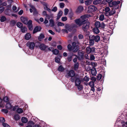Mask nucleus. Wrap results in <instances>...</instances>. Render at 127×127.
Here are the masks:
<instances>
[{
    "label": "nucleus",
    "instance_id": "f257e3e1",
    "mask_svg": "<svg viewBox=\"0 0 127 127\" xmlns=\"http://www.w3.org/2000/svg\"><path fill=\"white\" fill-rule=\"evenodd\" d=\"M87 17L86 15L82 16L80 18L77 19L74 21L76 24L79 27H80L83 25L82 29L85 32H87L89 28L90 25V23L87 21Z\"/></svg>",
    "mask_w": 127,
    "mask_h": 127
},
{
    "label": "nucleus",
    "instance_id": "f03ea898",
    "mask_svg": "<svg viewBox=\"0 0 127 127\" xmlns=\"http://www.w3.org/2000/svg\"><path fill=\"white\" fill-rule=\"evenodd\" d=\"M65 28L69 32H76V29L77 28V25L75 24L70 25L66 24L65 26Z\"/></svg>",
    "mask_w": 127,
    "mask_h": 127
},
{
    "label": "nucleus",
    "instance_id": "7ed1b4c3",
    "mask_svg": "<svg viewBox=\"0 0 127 127\" xmlns=\"http://www.w3.org/2000/svg\"><path fill=\"white\" fill-rule=\"evenodd\" d=\"M108 32H101V34H102L103 36H102V37L103 38V41L105 43H107L109 40L110 37V35L106 33Z\"/></svg>",
    "mask_w": 127,
    "mask_h": 127
},
{
    "label": "nucleus",
    "instance_id": "20e7f679",
    "mask_svg": "<svg viewBox=\"0 0 127 127\" xmlns=\"http://www.w3.org/2000/svg\"><path fill=\"white\" fill-rule=\"evenodd\" d=\"M70 81L72 82L75 81V86L80 84L81 80L79 78L75 76L74 77L71 78L70 79Z\"/></svg>",
    "mask_w": 127,
    "mask_h": 127
},
{
    "label": "nucleus",
    "instance_id": "39448f33",
    "mask_svg": "<svg viewBox=\"0 0 127 127\" xmlns=\"http://www.w3.org/2000/svg\"><path fill=\"white\" fill-rule=\"evenodd\" d=\"M95 27L93 29V32H99L98 28H99L100 26V23L98 21L96 22L95 23Z\"/></svg>",
    "mask_w": 127,
    "mask_h": 127
},
{
    "label": "nucleus",
    "instance_id": "423d86ee",
    "mask_svg": "<svg viewBox=\"0 0 127 127\" xmlns=\"http://www.w3.org/2000/svg\"><path fill=\"white\" fill-rule=\"evenodd\" d=\"M75 75V72L73 70H70L68 73L65 75V77L67 78H69L71 77V78L74 77Z\"/></svg>",
    "mask_w": 127,
    "mask_h": 127
},
{
    "label": "nucleus",
    "instance_id": "0eeeda50",
    "mask_svg": "<svg viewBox=\"0 0 127 127\" xmlns=\"http://www.w3.org/2000/svg\"><path fill=\"white\" fill-rule=\"evenodd\" d=\"M97 8L95 6L93 5H90L88 7V12L89 13H92L97 10Z\"/></svg>",
    "mask_w": 127,
    "mask_h": 127
},
{
    "label": "nucleus",
    "instance_id": "6e6552de",
    "mask_svg": "<svg viewBox=\"0 0 127 127\" xmlns=\"http://www.w3.org/2000/svg\"><path fill=\"white\" fill-rule=\"evenodd\" d=\"M35 45V44L34 42L30 41L26 43V46H28L30 49L32 50L34 49Z\"/></svg>",
    "mask_w": 127,
    "mask_h": 127
},
{
    "label": "nucleus",
    "instance_id": "1a4fd4ad",
    "mask_svg": "<svg viewBox=\"0 0 127 127\" xmlns=\"http://www.w3.org/2000/svg\"><path fill=\"white\" fill-rule=\"evenodd\" d=\"M75 55L77 57L78 60H82L84 57L83 54L81 52H78V56L76 55Z\"/></svg>",
    "mask_w": 127,
    "mask_h": 127
},
{
    "label": "nucleus",
    "instance_id": "9d476101",
    "mask_svg": "<svg viewBox=\"0 0 127 127\" xmlns=\"http://www.w3.org/2000/svg\"><path fill=\"white\" fill-rule=\"evenodd\" d=\"M75 44L74 42H73L72 45L73 46V51L74 52H77L79 49V46L78 45H74V44Z\"/></svg>",
    "mask_w": 127,
    "mask_h": 127
},
{
    "label": "nucleus",
    "instance_id": "9b49d317",
    "mask_svg": "<svg viewBox=\"0 0 127 127\" xmlns=\"http://www.w3.org/2000/svg\"><path fill=\"white\" fill-rule=\"evenodd\" d=\"M91 38L95 42H98L100 39V36L98 35H93L91 37Z\"/></svg>",
    "mask_w": 127,
    "mask_h": 127
},
{
    "label": "nucleus",
    "instance_id": "f8f14e48",
    "mask_svg": "<svg viewBox=\"0 0 127 127\" xmlns=\"http://www.w3.org/2000/svg\"><path fill=\"white\" fill-rule=\"evenodd\" d=\"M20 19L22 22L23 23L26 25H27L29 23V21H28V20L27 18L21 17Z\"/></svg>",
    "mask_w": 127,
    "mask_h": 127
},
{
    "label": "nucleus",
    "instance_id": "ddd939ff",
    "mask_svg": "<svg viewBox=\"0 0 127 127\" xmlns=\"http://www.w3.org/2000/svg\"><path fill=\"white\" fill-rule=\"evenodd\" d=\"M86 51L87 53L89 54L90 53L93 52L94 51V48H91L90 47H88L86 48Z\"/></svg>",
    "mask_w": 127,
    "mask_h": 127
},
{
    "label": "nucleus",
    "instance_id": "4468645a",
    "mask_svg": "<svg viewBox=\"0 0 127 127\" xmlns=\"http://www.w3.org/2000/svg\"><path fill=\"white\" fill-rule=\"evenodd\" d=\"M112 2L113 6H115L116 7L115 9H118L119 7V6L118 5V4L120 3V1H113Z\"/></svg>",
    "mask_w": 127,
    "mask_h": 127
},
{
    "label": "nucleus",
    "instance_id": "2eb2a0df",
    "mask_svg": "<svg viewBox=\"0 0 127 127\" xmlns=\"http://www.w3.org/2000/svg\"><path fill=\"white\" fill-rule=\"evenodd\" d=\"M28 25L29 29L30 31H32V21L31 20H29V23Z\"/></svg>",
    "mask_w": 127,
    "mask_h": 127
},
{
    "label": "nucleus",
    "instance_id": "dca6fc26",
    "mask_svg": "<svg viewBox=\"0 0 127 127\" xmlns=\"http://www.w3.org/2000/svg\"><path fill=\"white\" fill-rule=\"evenodd\" d=\"M83 6H79L77 9L76 12L77 13H80L83 10Z\"/></svg>",
    "mask_w": 127,
    "mask_h": 127
},
{
    "label": "nucleus",
    "instance_id": "f3484780",
    "mask_svg": "<svg viewBox=\"0 0 127 127\" xmlns=\"http://www.w3.org/2000/svg\"><path fill=\"white\" fill-rule=\"evenodd\" d=\"M41 28L40 26H36L33 29V32H38L40 31Z\"/></svg>",
    "mask_w": 127,
    "mask_h": 127
},
{
    "label": "nucleus",
    "instance_id": "a211bd4d",
    "mask_svg": "<svg viewBox=\"0 0 127 127\" xmlns=\"http://www.w3.org/2000/svg\"><path fill=\"white\" fill-rule=\"evenodd\" d=\"M63 14V12L61 10L60 11L58 12L57 16V19L59 20L62 16Z\"/></svg>",
    "mask_w": 127,
    "mask_h": 127
},
{
    "label": "nucleus",
    "instance_id": "6ab92c4d",
    "mask_svg": "<svg viewBox=\"0 0 127 127\" xmlns=\"http://www.w3.org/2000/svg\"><path fill=\"white\" fill-rule=\"evenodd\" d=\"M39 48L42 50H44L46 48L45 45L44 44H41L39 46Z\"/></svg>",
    "mask_w": 127,
    "mask_h": 127
},
{
    "label": "nucleus",
    "instance_id": "aec40b11",
    "mask_svg": "<svg viewBox=\"0 0 127 127\" xmlns=\"http://www.w3.org/2000/svg\"><path fill=\"white\" fill-rule=\"evenodd\" d=\"M116 11L114 9H112L111 11L109 12L108 13V16H111L113 15L115 13Z\"/></svg>",
    "mask_w": 127,
    "mask_h": 127
},
{
    "label": "nucleus",
    "instance_id": "412c9836",
    "mask_svg": "<svg viewBox=\"0 0 127 127\" xmlns=\"http://www.w3.org/2000/svg\"><path fill=\"white\" fill-rule=\"evenodd\" d=\"M14 119L16 121H18L20 119L19 115L17 114L14 115L13 117Z\"/></svg>",
    "mask_w": 127,
    "mask_h": 127
},
{
    "label": "nucleus",
    "instance_id": "4be33fe9",
    "mask_svg": "<svg viewBox=\"0 0 127 127\" xmlns=\"http://www.w3.org/2000/svg\"><path fill=\"white\" fill-rule=\"evenodd\" d=\"M91 73L92 75H95L96 74L97 71L96 70L95 68H93L91 69Z\"/></svg>",
    "mask_w": 127,
    "mask_h": 127
},
{
    "label": "nucleus",
    "instance_id": "5701e85b",
    "mask_svg": "<svg viewBox=\"0 0 127 127\" xmlns=\"http://www.w3.org/2000/svg\"><path fill=\"white\" fill-rule=\"evenodd\" d=\"M49 24L51 27H53L54 26V22L53 19H51L49 20Z\"/></svg>",
    "mask_w": 127,
    "mask_h": 127
},
{
    "label": "nucleus",
    "instance_id": "b1692460",
    "mask_svg": "<svg viewBox=\"0 0 127 127\" xmlns=\"http://www.w3.org/2000/svg\"><path fill=\"white\" fill-rule=\"evenodd\" d=\"M31 38V35L29 33H27L25 36V38L26 39L28 40Z\"/></svg>",
    "mask_w": 127,
    "mask_h": 127
},
{
    "label": "nucleus",
    "instance_id": "393cba45",
    "mask_svg": "<svg viewBox=\"0 0 127 127\" xmlns=\"http://www.w3.org/2000/svg\"><path fill=\"white\" fill-rule=\"evenodd\" d=\"M5 106L6 108L8 109H11L12 108V106L9 103H7L6 104Z\"/></svg>",
    "mask_w": 127,
    "mask_h": 127
},
{
    "label": "nucleus",
    "instance_id": "a878e982",
    "mask_svg": "<svg viewBox=\"0 0 127 127\" xmlns=\"http://www.w3.org/2000/svg\"><path fill=\"white\" fill-rule=\"evenodd\" d=\"M21 121L23 123H26L28 122V120L26 117H23L22 118Z\"/></svg>",
    "mask_w": 127,
    "mask_h": 127
},
{
    "label": "nucleus",
    "instance_id": "bb28decb",
    "mask_svg": "<svg viewBox=\"0 0 127 127\" xmlns=\"http://www.w3.org/2000/svg\"><path fill=\"white\" fill-rule=\"evenodd\" d=\"M79 66V64L78 62H77L74 64V70H77Z\"/></svg>",
    "mask_w": 127,
    "mask_h": 127
},
{
    "label": "nucleus",
    "instance_id": "cd10ccee",
    "mask_svg": "<svg viewBox=\"0 0 127 127\" xmlns=\"http://www.w3.org/2000/svg\"><path fill=\"white\" fill-rule=\"evenodd\" d=\"M58 70L62 72L64 70V68L62 65H60L58 68Z\"/></svg>",
    "mask_w": 127,
    "mask_h": 127
},
{
    "label": "nucleus",
    "instance_id": "c85d7f7f",
    "mask_svg": "<svg viewBox=\"0 0 127 127\" xmlns=\"http://www.w3.org/2000/svg\"><path fill=\"white\" fill-rule=\"evenodd\" d=\"M18 28H21L23 27V25L20 22H18L16 24Z\"/></svg>",
    "mask_w": 127,
    "mask_h": 127
},
{
    "label": "nucleus",
    "instance_id": "c756f323",
    "mask_svg": "<svg viewBox=\"0 0 127 127\" xmlns=\"http://www.w3.org/2000/svg\"><path fill=\"white\" fill-rule=\"evenodd\" d=\"M73 54H71L68 55L67 58V60L69 62L71 61L72 59Z\"/></svg>",
    "mask_w": 127,
    "mask_h": 127
},
{
    "label": "nucleus",
    "instance_id": "7c9ffc66",
    "mask_svg": "<svg viewBox=\"0 0 127 127\" xmlns=\"http://www.w3.org/2000/svg\"><path fill=\"white\" fill-rule=\"evenodd\" d=\"M75 86H77L78 90L79 91H81L83 89V86L82 85L79 84L78 85H75Z\"/></svg>",
    "mask_w": 127,
    "mask_h": 127
},
{
    "label": "nucleus",
    "instance_id": "2f4dec72",
    "mask_svg": "<svg viewBox=\"0 0 127 127\" xmlns=\"http://www.w3.org/2000/svg\"><path fill=\"white\" fill-rule=\"evenodd\" d=\"M100 0H96L93 2V3L95 5H97L101 2Z\"/></svg>",
    "mask_w": 127,
    "mask_h": 127
},
{
    "label": "nucleus",
    "instance_id": "473e14b6",
    "mask_svg": "<svg viewBox=\"0 0 127 127\" xmlns=\"http://www.w3.org/2000/svg\"><path fill=\"white\" fill-rule=\"evenodd\" d=\"M44 37V35L43 34H41L38 37V39L39 41H41Z\"/></svg>",
    "mask_w": 127,
    "mask_h": 127
},
{
    "label": "nucleus",
    "instance_id": "72a5a7b5",
    "mask_svg": "<svg viewBox=\"0 0 127 127\" xmlns=\"http://www.w3.org/2000/svg\"><path fill=\"white\" fill-rule=\"evenodd\" d=\"M21 29L22 32H25V31H27V28L25 26H23V27H22V28Z\"/></svg>",
    "mask_w": 127,
    "mask_h": 127
},
{
    "label": "nucleus",
    "instance_id": "f704fd0d",
    "mask_svg": "<svg viewBox=\"0 0 127 127\" xmlns=\"http://www.w3.org/2000/svg\"><path fill=\"white\" fill-rule=\"evenodd\" d=\"M67 48L69 51H71L72 50H73V46L72 47L70 44H69L68 45Z\"/></svg>",
    "mask_w": 127,
    "mask_h": 127
},
{
    "label": "nucleus",
    "instance_id": "c9c22d12",
    "mask_svg": "<svg viewBox=\"0 0 127 127\" xmlns=\"http://www.w3.org/2000/svg\"><path fill=\"white\" fill-rule=\"evenodd\" d=\"M52 52L54 54L56 55L59 53V51L58 50L55 49L53 50Z\"/></svg>",
    "mask_w": 127,
    "mask_h": 127
},
{
    "label": "nucleus",
    "instance_id": "e433bc0d",
    "mask_svg": "<svg viewBox=\"0 0 127 127\" xmlns=\"http://www.w3.org/2000/svg\"><path fill=\"white\" fill-rule=\"evenodd\" d=\"M17 111L19 114H20L23 112V111L21 108H18L17 109Z\"/></svg>",
    "mask_w": 127,
    "mask_h": 127
},
{
    "label": "nucleus",
    "instance_id": "4c0bfd02",
    "mask_svg": "<svg viewBox=\"0 0 127 127\" xmlns=\"http://www.w3.org/2000/svg\"><path fill=\"white\" fill-rule=\"evenodd\" d=\"M104 16L103 14H101L99 16V20L100 21H102L104 19Z\"/></svg>",
    "mask_w": 127,
    "mask_h": 127
},
{
    "label": "nucleus",
    "instance_id": "58836bf2",
    "mask_svg": "<svg viewBox=\"0 0 127 127\" xmlns=\"http://www.w3.org/2000/svg\"><path fill=\"white\" fill-rule=\"evenodd\" d=\"M90 0H87L85 1V4L87 5H90L91 3V2L90 1Z\"/></svg>",
    "mask_w": 127,
    "mask_h": 127
},
{
    "label": "nucleus",
    "instance_id": "ea45409f",
    "mask_svg": "<svg viewBox=\"0 0 127 127\" xmlns=\"http://www.w3.org/2000/svg\"><path fill=\"white\" fill-rule=\"evenodd\" d=\"M3 100L5 102H8L9 101V98L7 96H5L3 98Z\"/></svg>",
    "mask_w": 127,
    "mask_h": 127
},
{
    "label": "nucleus",
    "instance_id": "a19ab883",
    "mask_svg": "<svg viewBox=\"0 0 127 127\" xmlns=\"http://www.w3.org/2000/svg\"><path fill=\"white\" fill-rule=\"evenodd\" d=\"M94 41L92 38L89 40V44L90 45H93L94 44Z\"/></svg>",
    "mask_w": 127,
    "mask_h": 127
},
{
    "label": "nucleus",
    "instance_id": "79ce46f5",
    "mask_svg": "<svg viewBox=\"0 0 127 127\" xmlns=\"http://www.w3.org/2000/svg\"><path fill=\"white\" fill-rule=\"evenodd\" d=\"M110 10V9L108 7H106L105 8V11L107 14H108Z\"/></svg>",
    "mask_w": 127,
    "mask_h": 127
},
{
    "label": "nucleus",
    "instance_id": "37998d69",
    "mask_svg": "<svg viewBox=\"0 0 127 127\" xmlns=\"http://www.w3.org/2000/svg\"><path fill=\"white\" fill-rule=\"evenodd\" d=\"M89 85L91 87L94 86V82L93 81H91L89 83Z\"/></svg>",
    "mask_w": 127,
    "mask_h": 127
},
{
    "label": "nucleus",
    "instance_id": "c03bdc74",
    "mask_svg": "<svg viewBox=\"0 0 127 127\" xmlns=\"http://www.w3.org/2000/svg\"><path fill=\"white\" fill-rule=\"evenodd\" d=\"M55 62L58 63H59L60 62V58L58 57H56L55 58Z\"/></svg>",
    "mask_w": 127,
    "mask_h": 127
},
{
    "label": "nucleus",
    "instance_id": "a18cd8bd",
    "mask_svg": "<svg viewBox=\"0 0 127 127\" xmlns=\"http://www.w3.org/2000/svg\"><path fill=\"white\" fill-rule=\"evenodd\" d=\"M6 18L4 16H2L1 18L0 21L1 22H4L6 20Z\"/></svg>",
    "mask_w": 127,
    "mask_h": 127
},
{
    "label": "nucleus",
    "instance_id": "49530a36",
    "mask_svg": "<svg viewBox=\"0 0 127 127\" xmlns=\"http://www.w3.org/2000/svg\"><path fill=\"white\" fill-rule=\"evenodd\" d=\"M105 27V25L103 23H102L100 24V29H103Z\"/></svg>",
    "mask_w": 127,
    "mask_h": 127
},
{
    "label": "nucleus",
    "instance_id": "de8ad7c7",
    "mask_svg": "<svg viewBox=\"0 0 127 127\" xmlns=\"http://www.w3.org/2000/svg\"><path fill=\"white\" fill-rule=\"evenodd\" d=\"M97 77V80H99L101 79L102 75L101 74H99L98 75Z\"/></svg>",
    "mask_w": 127,
    "mask_h": 127
},
{
    "label": "nucleus",
    "instance_id": "09e8293b",
    "mask_svg": "<svg viewBox=\"0 0 127 127\" xmlns=\"http://www.w3.org/2000/svg\"><path fill=\"white\" fill-rule=\"evenodd\" d=\"M90 79L87 76H86L84 78V81L88 82L89 81Z\"/></svg>",
    "mask_w": 127,
    "mask_h": 127
},
{
    "label": "nucleus",
    "instance_id": "8fccbe9b",
    "mask_svg": "<svg viewBox=\"0 0 127 127\" xmlns=\"http://www.w3.org/2000/svg\"><path fill=\"white\" fill-rule=\"evenodd\" d=\"M73 15V13L72 11H71L69 13V17L70 18H71Z\"/></svg>",
    "mask_w": 127,
    "mask_h": 127
},
{
    "label": "nucleus",
    "instance_id": "3c124183",
    "mask_svg": "<svg viewBox=\"0 0 127 127\" xmlns=\"http://www.w3.org/2000/svg\"><path fill=\"white\" fill-rule=\"evenodd\" d=\"M57 10V8L56 6H55L53 7L51 9V11L54 12H56Z\"/></svg>",
    "mask_w": 127,
    "mask_h": 127
},
{
    "label": "nucleus",
    "instance_id": "603ef678",
    "mask_svg": "<svg viewBox=\"0 0 127 127\" xmlns=\"http://www.w3.org/2000/svg\"><path fill=\"white\" fill-rule=\"evenodd\" d=\"M2 125L4 127H10L9 125L5 123H3Z\"/></svg>",
    "mask_w": 127,
    "mask_h": 127
},
{
    "label": "nucleus",
    "instance_id": "864d4df0",
    "mask_svg": "<svg viewBox=\"0 0 127 127\" xmlns=\"http://www.w3.org/2000/svg\"><path fill=\"white\" fill-rule=\"evenodd\" d=\"M4 8L3 7H0V13H1L4 10Z\"/></svg>",
    "mask_w": 127,
    "mask_h": 127
},
{
    "label": "nucleus",
    "instance_id": "5fc2aeb1",
    "mask_svg": "<svg viewBox=\"0 0 127 127\" xmlns=\"http://www.w3.org/2000/svg\"><path fill=\"white\" fill-rule=\"evenodd\" d=\"M68 9L67 8H65L64 10V15H66L68 12Z\"/></svg>",
    "mask_w": 127,
    "mask_h": 127
},
{
    "label": "nucleus",
    "instance_id": "6e6d98bb",
    "mask_svg": "<svg viewBox=\"0 0 127 127\" xmlns=\"http://www.w3.org/2000/svg\"><path fill=\"white\" fill-rule=\"evenodd\" d=\"M60 7L61 8H63L64 6V4L63 3H61L59 4Z\"/></svg>",
    "mask_w": 127,
    "mask_h": 127
},
{
    "label": "nucleus",
    "instance_id": "4d7b16f0",
    "mask_svg": "<svg viewBox=\"0 0 127 127\" xmlns=\"http://www.w3.org/2000/svg\"><path fill=\"white\" fill-rule=\"evenodd\" d=\"M1 111L6 114L8 112V110L6 109H2Z\"/></svg>",
    "mask_w": 127,
    "mask_h": 127
},
{
    "label": "nucleus",
    "instance_id": "13d9d810",
    "mask_svg": "<svg viewBox=\"0 0 127 127\" xmlns=\"http://www.w3.org/2000/svg\"><path fill=\"white\" fill-rule=\"evenodd\" d=\"M2 100L0 98V107H3L4 105L2 103Z\"/></svg>",
    "mask_w": 127,
    "mask_h": 127
},
{
    "label": "nucleus",
    "instance_id": "bf43d9fd",
    "mask_svg": "<svg viewBox=\"0 0 127 127\" xmlns=\"http://www.w3.org/2000/svg\"><path fill=\"white\" fill-rule=\"evenodd\" d=\"M67 19V17L65 16L64 17H63L62 18V21H66Z\"/></svg>",
    "mask_w": 127,
    "mask_h": 127
},
{
    "label": "nucleus",
    "instance_id": "052dcab7",
    "mask_svg": "<svg viewBox=\"0 0 127 127\" xmlns=\"http://www.w3.org/2000/svg\"><path fill=\"white\" fill-rule=\"evenodd\" d=\"M33 10V15H37V14H38V12L36 10V9H35V10Z\"/></svg>",
    "mask_w": 127,
    "mask_h": 127
},
{
    "label": "nucleus",
    "instance_id": "680f3d73",
    "mask_svg": "<svg viewBox=\"0 0 127 127\" xmlns=\"http://www.w3.org/2000/svg\"><path fill=\"white\" fill-rule=\"evenodd\" d=\"M58 25L59 26H63L64 25V24L61 22H59L58 23Z\"/></svg>",
    "mask_w": 127,
    "mask_h": 127
},
{
    "label": "nucleus",
    "instance_id": "e2e57ef3",
    "mask_svg": "<svg viewBox=\"0 0 127 127\" xmlns=\"http://www.w3.org/2000/svg\"><path fill=\"white\" fill-rule=\"evenodd\" d=\"M0 120L2 123H4L5 122V120L4 118L3 117H1L0 118Z\"/></svg>",
    "mask_w": 127,
    "mask_h": 127
},
{
    "label": "nucleus",
    "instance_id": "0e129e2a",
    "mask_svg": "<svg viewBox=\"0 0 127 127\" xmlns=\"http://www.w3.org/2000/svg\"><path fill=\"white\" fill-rule=\"evenodd\" d=\"M108 3H109V6L110 7H114L113 4V3L111 1L110 2Z\"/></svg>",
    "mask_w": 127,
    "mask_h": 127
},
{
    "label": "nucleus",
    "instance_id": "69168bd1",
    "mask_svg": "<svg viewBox=\"0 0 127 127\" xmlns=\"http://www.w3.org/2000/svg\"><path fill=\"white\" fill-rule=\"evenodd\" d=\"M95 59V57L93 55H91L90 57V59L91 60H94Z\"/></svg>",
    "mask_w": 127,
    "mask_h": 127
},
{
    "label": "nucleus",
    "instance_id": "338daca9",
    "mask_svg": "<svg viewBox=\"0 0 127 127\" xmlns=\"http://www.w3.org/2000/svg\"><path fill=\"white\" fill-rule=\"evenodd\" d=\"M23 11L22 10H21L19 12L18 14L19 15H21L23 13Z\"/></svg>",
    "mask_w": 127,
    "mask_h": 127
},
{
    "label": "nucleus",
    "instance_id": "774afa93",
    "mask_svg": "<svg viewBox=\"0 0 127 127\" xmlns=\"http://www.w3.org/2000/svg\"><path fill=\"white\" fill-rule=\"evenodd\" d=\"M58 48L60 50H61L62 49V47L61 45H59L57 46Z\"/></svg>",
    "mask_w": 127,
    "mask_h": 127
}]
</instances>
